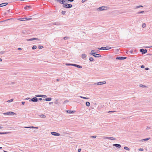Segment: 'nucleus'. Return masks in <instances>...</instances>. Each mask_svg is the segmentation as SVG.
I'll return each mask as SVG.
<instances>
[{"instance_id":"obj_1","label":"nucleus","mask_w":152,"mask_h":152,"mask_svg":"<svg viewBox=\"0 0 152 152\" xmlns=\"http://www.w3.org/2000/svg\"><path fill=\"white\" fill-rule=\"evenodd\" d=\"M109 8V7L106 6L100 7L97 9V10L99 11H102L107 10Z\"/></svg>"},{"instance_id":"obj_2","label":"nucleus","mask_w":152,"mask_h":152,"mask_svg":"<svg viewBox=\"0 0 152 152\" xmlns=\"http://www.w3.org/2000/svg\"><path fill=\"white\" fill-rule=\"evenodd\" d=\"M90 54L93 56L95 57L98 58L101 56V55L99 54L94 53L93 51L91 52V53H90Z\"/></svg>"},{"instance_id":"obj_3","label":"nucleus","mask_w":152,"mask_h":152,"mask_svg":"<svg viewBox=\"0 0 152 152\" xmlns=\"http://www.w3.org/2000/svg\"><path fill=\"white\" fill-rule=\"evenodd\" d=\"M63 6L64 8H69L72 7V4H63Z\"/></svg>"},{"instance_id":"obj_4","label":"nucleus","mask_w":152,"mask_h":152,"mask_svg":"<svg viewBox=\"0 0 152 152\" xmlns=\"http://www.w3.org/2000/svg\"><path fill=\"white\" fill-rule=\"evenodd\" d=\"M34 40H37L38 41H40V40L38 38H33L30 39H26V40L27 41H33Z\"/></svg>"},{"instance_id":"obj_5","label":"nucleus","mask_w":152,"mask_h":152,"mask_svg":"<svg viewBox=\"0 0 152 152\" xmlns=\"http://www.w3.org/2000/svg\"><path fill=\"white\" fill-rule=\"evenodd\" d=\"M140 51L141 52L142 54H145L147 52V50L146 49L144 50L143 49H140Z\"/></svg>"},{"instance_id":"obj_6","label":"nucleus","mask_w":152,"mask_h":152,"mask_svg":"<svg viewBox=\"0 0 152 152\" xmlns=\"http://www.w3.org/2000/svg\"><path fill=\"white\" fill-rule=\"evenodd\" d=\"M106 83V82L105 81L96 83L94 84V85H101L104 84Z\"/></svg>"},{"instance_id":"obj_7","label":"nucleus","mask_w":152,"mask_h":152,"mask_svg":"<svg viewBox=\"0 0 152 152\" xmlns=\"http://www.w3.org/2000/svg\"><path fill=\"white\" fill-rule=\"evenodd\" d=\"M51 134L55 136H59L60 134L55 132H52Z\"/></svg>"},{"instance_id":"obj_8","label":"nucleus","mask_w":152,"mask_h":152,"mask_svg":"<svg viewBox=\"0 0 152 152\" xmlns=\"http://www.w3.org/2000/svg\"><path fill=\"white\" fill-rule=\"evenodd\" d=\"M31 7L30 6H28L27 5H26L25 6V7H24V9L26 10L30 11L31 10Z\"/></svg>"},{"instance_id":"obj_9","label":"nucleus","mask_w":152,"mask_h":152,"mask_svg":"<svg viewBox=\"0 0 152 152\" xmlns=\"http://www.w3.org/2000/svg\"><path fill=\"white\" fill-rule=\"evenodd\" d=\"M30 101L34 102H37L38 101V99L36 97H34L29 100V101Z\"/></svg>"},{"instance_id":"obj_10","label":"nucleus","mask_w":152,"mask_h":152,"mask_svg":"<svg viewBox=\"0 0 152 152\" xmlns=\"http://www.w3.org/2000/svg\"><path fill=\"white\" fill-rule=\"evenodd\" d=\"M126 57H118L117 56L116 58V59L123 60L126 59Z\"/></svg>"},{"instance_id":"obj_11","label":"nucleus","mask_w":152,"mask_h":152,"mask_svg":"<svg viewBox=\"0 0 152 152\" xmlns=\"http://www.w3.org/2000/svg\"><path fill=\"white\" fill-rule=\"evenodd\" d=\"M104 139H109L112 140H115L116 139L115 137H104Z\"/></svg>"},{"instance_id":"obj_12","label":"nucleus","mask_w":152,"mask_h":152,"mask_svg":"<svg viewBox=\"0 0 152 152\" xmlns=\"http://www.w3.org/2000/svg\"><path fill=\"white\" fill-rule=\"evenodd\" d=\"M15 113L12 112H7L4 113V115H14Z\"/></svg>"},{"instance_id":"obj_13","label":"nucleus","mask_w":152,"mask_h":152,"mask_svg":"<svg viewBox=\"0 0 152 152\" xmlns=\"http://www.w3.org/2000/svg\"><path fill=\"white\" fill-rule=\"evenodd\" d=\"M113 146H115L118 148H121V145L118 144H114L113 145Z\"/></svg>"},{"instance_id":"obj_14","label":"nucleus","mask_w":152,"mask_h":152,"mask_svg":"<svg viewBox=\"0 0 152 152\" xmlns=\"http://www.w3.org/2000/svg\"><path fill=\"white\" fill-rule=\"evenodd\" d=\"M66 112L67 113H68L69 114H72L73 113H74L75 112V111H71V110H66Z\"/></svg>"},{"instance_id":"obj_15","label":"nucleus","mask_w":152,"mask_h":152,"mask_svg":"<svg viewBox=\"0 0 152 152\" xmlns=\"http://www.w3.org/2000/svg\"><path fill=\"white\" fill-rule=\"evenodd\" d=\"M8 3L7 2L2 3L0 4V7H3L7 5Z\"/></svg>"},{"instance_id":"obj_16","label":"nucleus","mask_w":152,"mask_h":152,"mask_svg":"<svg viewBox=\"0 0 152 152\" xmlns=\"http://www.w3.org/2000/svg\"><path fill=\"white\" fill-rule=\"evenodd\" d=\"M120 104L119 103L117 104L116 103H115L113 104V107H115L116 106L117 107H118V105Z\"/></svg>"},{"instance_id":"obj_17","label":"nucleus","mask_w":152,"mask_h":152,"mask_svg":"<svg viewBox=\"0 0 152 152\" xmlns=\"http://www.w3.org/2000/svg\"><path fill=\"white\" fill-rule=\"evenodd\" d=\"M28 19L27 18H20L18 19V20L22 21H25V20H27Z\"/></svg>"},{"instance_id":"obj_18","label":"nucleus","mask_w":152,"mask_h":152,"mask_svg":"<svg viewBox=\"0 0 152 152\" xmlns=\"http://www.w3.org/2000/svg\"><path fill=\"white\" fill-rule=\"evenodd\" d=\"M24 128H35V129H38V127H34L33 126H25L24 127Z\"/></svg>"},{"instance_id":"obj_19","label":"nucleus","mask_w":152,"mask_h":152,"mask_svg":"<svg viewBox=\"0 0 152 152\" xmlns=\"http://www.w3.org/2000/svg\"><path fill=\"white\" fill-rule=\"evenodd\" d=\"M52 99L51 98H46L45 99H43V100H45L46 101H50Z\"/></svg>"},{"instance_id":"obj_20","label":"nucleus","mask_w":152,"mask_h":152,"mask_svg":"<svg viewBox=\"0 0 152 152\" xmlns=\"http://www.w3.org/2000/svg\"><path fill=\"white\" fill-rule=\"evenodd\" d=\"M57 1L59 2L60 4H63V1H64V0H56Z\"/></svg>"},{"instance_id":"obj_21","label":"nucleus","mask_w":152,"mask_h":152,"mask_svg":"<svg viewBox=\"0 0 152 152\" xmlns=\"http://www.w3.org/2000/svg\"><path fill=\"white\" fill-rule=\"evenodd\" d=\"M104 105H101V104H100V105H99L97 108L99 110H100L103 107Z\"/></svg>"},{"instance_id":"obj_22","label":"nucleus","mask_w":152,"mask_h":152,"mask_svg":"<svg viewBox=\"0 0 152 152\" xmlns=\"http://www.w3.org/2000/svg\"><path fill=\"white\" fill-rule=\"evenodd\" d=\"M92 51H93L94 53H99V51L97 50H92L91 52Z\"/></svg>"},{"instance_id":"obj_23","label":"nucleus","mask_w":152,"mask_h":152,"mask_svg":"<svg viewBox=\"0 0 152 152\" xmlns=\"http://www.w3.org/2000/svg\"><path fill=\"white\" fill-rule=\"evenodd\" d=\"M86 57V55L85 54H82V58H84Z\"/></svg>"},{"instance_id":"obj_24","label":"nucleus","mask_w":152,"mask_h":152,"mask_svg":"<svg viewBox=\"0 0 152 152\" xmlns=\"http://www.w3.org/2000/svg\"><path fill=\"white\" fill-rule=\"evenodd\" d=\"M106 47H102L101 48H98V49L99 50H105Z\"/></svg>"},{"instance_id":"obj_25","label":"nucleus","mask_w":152,"mask_h":152,"mask_svg":"<svg viewBox=\"0 0 152 152\" xmlns=\"http://www.w3.org/2000/svg\"><path fill=\"white\" fill-rule=\"evenodd\" d=\"M150 138H147L144 139H142V140H141V141H146L150 139Z\"/></svg>"},{"instance_id":"obj_26","label":"nucleus","mask_w":152,"mask_h":152,"mask_svg":"<svg viewBox=\"0 0 152 152\" xmlns=\"http://www.w3.org/2000/svg\"><path fill=\"white\" fill-rule=\"evenodd\" d=\"M86 106L89 107L90 106V103L89 102H87L86 103Z\"/></svg>"},{"instance_id":"obj_27","label":"nucleus","mask_w":152,"mask_h":152,"mask_svg":"<svg viewBox=\"0 0 152 152\" xmlns=\"http://www.w3.org/2000/svg\"><path fill=\"white\" fill-rule=\"evenodd\" d=\"M139 86L140 87H143V88H146V86H145V85H142V84H140L139 85Z\"/></svg>"},{"instance_id":"obj_28","label":"nucleus","mask_w":152,"mask_h":152,"mask_svg":"<svg viewBox=\"0 0 152 152\" xmlns=\"http://www.w3.org/2000/svg\"><path fill=\"white\" fill-rule=\"evenodd\" d=\"M40 116L41 118H45L46 117L45 115H40Z\"/></svg>"},{"instance_id":"obj_29","label":"nucleus","mask_w":152,"mask_h":152,"mask_svg":"<svg viewBox=\"0 0 152 152\" xmlns=\"http://www.w3.org/2000/svg\"><path fill=\"white\" fill-rule=\"evenodd\" d=\"M13 100V99H10L9 100H7V102H12Z\"/></svg>"},{"instance_id":"obj_30","label":"nucleus","mask_w":152,"mask_h":152,"mask_svg":"<svg viewBox=\"0 0 152 152\" xmlns=\"http://www.w3.org/2000/svg\"><path fill=\"white\" fill-rule=\"evenodd\" d=\"M38 48L39 49H41L43 48V47L42 46V45H39L38 46Z\"/></svg>"},{"instance_id":"obj_31","label":"nucleus","mask_w":152,"mask_h":152,"mask_svg":"<svg viewBox=\"0 0 152 152\" xmlns=\"http://www.w3.org/2000/svg\"><path fill=\"white\" fill-rule=\"evenodd\" d=\"M80 98L83 99H88V98H86V97H85L82 96H80Z\"/></svg>"},{"instance_id":"obj_32","label":"nucleus","mask_w":152,"mask_h":152,"mask_svg":"<svg viewBox=\"0 0 152 152\" xmlns=\"http://www.w3.org/2000/svg\"><path fill=\"white\" fill-rule=\"evenodd\" d=\"M89 60L90 61H93L94 60V59H93V58L92 57H90L89 58Z\"/></svg>"},{"instance_id":"obj_33","label":"nucleus","mask_w":152,"mask_h":152,"mask_svg":"<svg viewBox=\"0 0 152 152\" xmlns=\"http://www.w3.org/2000/svg\"><path fill=\"white\" fill-rule=\"evenodd\" d=\"M32 48L33 50L37 48V46L36 45H34L33 46Z\"/></svg>"},{"instance_id":"obj_34","label":"nucleus","mask_w":152,"mask_h":152,"mask_svg":"<svg viewBox=\"0 0 152 152\" xmlns=\"http://www.w3.org/2000/svg\"><path fill=\"white\" fill-rule=\"evenodd\" d=\"M9 132H0V134H7L9 133Z\"/></svg>"},{"instance_id":"obj_35","label":"nucleus","mask_w":152,"mask_h":152,"mask_svg":"<svg viewBox=\"0 0 152 152\" xmlns=\"http://www.w3.org/2000/svg\"><path fill=\"white\" fill-rule=\"evenodd\" d=\"M42 95H36L35 96L36 97H41Z\"/></svg>"},{"instance_id":"obj_36","label":"nucleus","mask_w":152,"mask_h":152,"mask_svg":"<svg viewBox=\"0 0 152 152\" xmlns=\"http://www.w3.org/2000/svg\"><path fill=\"white\" fill-rule=\"evenodd\" d=\"M53 24L55 25H58V26L60 25V23H53Z\"/></svg>"},{"instance_id":"obj_37","label":"nucleus","mask_w":152,"mask_h":152,"mask_svg":"<svg viewBox=\"0 0 152 152\" xmlns=\"http://www.w3.org/2000/svg\"><path fill=\"white\" fill-rule=\"evenodd\" d=\"M124 148L125 149L127 150H129V149L127 147H124Z\"/></svg>"},{"instance_id":"obj_38","label":"nucleus","mask_w":152,"mask_h":152,"mask_svg":"<svg viewBox=\"0 0 152 152\" xmlns=\"http://www.w3.org/2000/svg\"><path fill=\"white\" fill-rule=\"evenodd\" d=\"M146 27V24L145 23H143L142 25V28H145Z\"/></svg>"},{"instance_id":"obj_39","label":"nucleus","mask_w":152,"mask_h":152,"mask_svg":"<svg viewBox=\"0 0 152 152\" xmlns=\"http://www.w3.org/2000/svg\"><path fill=\"white\" fill-rule=\"evenodd\" d=\"M76 67L79 68H82L81 66L78 65H77Z\"/></svg>"},{"instance_id":"obj_40","label":"nucleus","mask_w":152,"mask_h":152,"mask_svg":"<svg viewBox=\"0 0 152 152\" xmlns=\"http://www.w3.org/2000/svg\"><path fill=\"white\" fill-rule=\"evenodd\" d=\"M143 7V6L142 5H139V6H137L136 7V9H137L141 7Z\"/></svg>"},{"instance_id":"obj_41","label":"nucleus","mask_w":152,"mask_h":152,"mask_svg":"<svg viewBox=\"0 0 152 152\" xmlns=\"http://www.w3.org/2000/svg\"><path fill=\"white\" fill-rule=\"evenodd\" d=\"M58 99L56 100V101L54 102L55 104H57L58 103Z\"/></svg>"},{"instance_id":"obj_42","label":"nucleus","mask_w":152,"mask_h":152,"mask_svg":"<svg viewBox=\"0 0 152 152\" xmlns=\"http://www.w3.org/2000/svg\"><path fill=\"white\" fill-rule=\"evenodd\" d=\"M66 12V11H62V12H61V13L62 14L64 15L65 14Z\"/></svg>"},{"instance_id":"obj_43","label":"nucleus","mask_w":152,"mask_h":152,"mask_svg":"<svg viewBox=\"0 0 152 152\" xmlns=\"http://www.w3.org/2000/svg\"><path fill=\"white\" fill-rule=\"evenodd\" d=\"M107 48H106V50H109V49H110L111 48V47H109L108 46H107V47H106Z\"/></svg>"},{"instance_id":"obj_44","label":"nucleus","mask_w":152,"mask_h":152,"mask_svg":"<svg viewBox=\"0 0 152 152\" xmlns=\"http://www.w3.org/2000/svg\"><path fill=\"white\" fill-rule=\"evenodd\" d=\"M138 150L139 151H144V149L142 148H139L138 149Z\"/></svg>"},{"instance_id":"obj_45","label":"nucleus","mask_w":152,"mask_h":152,"mask_svg":"<svg viewBox=\"0 0 152 152\" xmlns=\"http://www.w3.org/2000/svg\"><path fill=\"white\" fill-rule=\"evenodd\" d=\"M47 96L45 95H42V97L43 98H45Z\"/></svg>"},{"instance_id":"obj_46","label":"nucleus","mask_w":152,"mask_h":152,"mask_svg":"<svg viewBox=\"0 0 152 152\" xmlns=\"http://www.w3.org/2000/svg\"><path fill=\"white\" fill-rule=\"evenodd\" d=\"M66 65L67 66H72V64L66 63Z\"/></svg>"},{"instance_id":"obj_47","label":"nucleus","mask_w":152,"mask_h":152,"mask_svg":"<svg viewBox=\"0 0 152 152\" xmlns=\"http://www.w3.org/2000/svg\"><path fill=\"white\" fill-rule=\"evenodd\" d=\"M69 102V101L68 100H65L63 102L64 104H65L66 102Z\"/></svg>"},{"instance_id":"obj_48","label":"nucleus","mask_w":152,"mask_h":152,"mask_svg":"<svg viewBox=\"0 0 152 152\" xmlns=\"http://www.w3.org/2000/svg\"><path fill=\"white\" fill-rule=\"evenodd\" d=\"M144 12V11H141L140 12H138L137 13V14H140V13H143Z\"/></svg>"},{"instance_id":"obj_49","label":"nucleus","mask_w":152,"mask_h":152,"mask_svg":"<svg viewBox=\"0 0 152 152\" xmlns=\"http://www.w3.org/2000/svg\"><path fill=\"white\" fill-rule=\"evenodd\" d=\"M15 82H11L10 84L11 85H12L15 84Z\"/></svg>"},{"instance_id":"obj_50","label":"nucleus","mask_w":152,"mask_h":152,"mask_svg":"<svg viewBox=\"0 0 152 152\" xmlns=\"http://www.w3.org/2000/svg\"><path fill=\"white\" fill-rule=\"evenodd\" d=\"M77 66V64H72V66H73L76 67Z\"/></svg>"},{"instance_id":"obj_51","label":"nucleus","mask_w":152,"mask_h":152,"mask_svg":"<svg viewBox=\"0 0 152 152\" xmlns=\"http://www.w3.org/2000/svg\"><path fill=\"white\" fill-rule=\"evenodd\" d=\"M151 129V127H147L146 128V130H148L149 129Z\"/></svg>"},{"instance_id":"obj_52","label":"nucleus","mask_w":152,"mask_h":152,"mask_svg":"<svg viewBox=\"0 0 152 152\" xmlns=\"http://www.w3.org/2000/svg\"><path fill=\"white\" fill-rule=\"evenodd\" d=\"M91 137H92V138H96V136H91Z\"/></svg>"},{"instance_id":"obj_53","label":"nucleus","mask_w":152,"mask_h":152,"mask_svg":"<svg viewBox=\"0 0 152 152\" xmlns=\"http://www.w3.org/2000/svg\"><path fill=\"white\" fill-rule=\"evenodd\" d=\"M64 40H66L68 39V37H65L64 38Z\"/></svg>"},{"instance_id":"obj_54","label":"nucleus","mask_w":152,"mask_h":152,"mask_svg":"<svg viewBox=\"0 0 152 152\" xmlns=\"http://www.w3.org/2000/svg\"><path fill=\"white\" fill-rule=\"evenodd\" d=\"M81 150V148H79L78 150V152H80Z\"/></svg>"},{"instance_id":"obj_55","label":"nucleus","mask_w":152,"mask_h":152,"mask_svg":"<svg viewBox=\"0 0 152 152\" xmlns=\"http://www.w3.org/2000/svg\"><path fill=\"white\" fill-rule=\"evenodd\" d=\"M116 112V111H109V112H108V113H113V112Z\"/></svg>"},{"instance_id":"obj_56","label":"nucleus","mask_w":152,"mask_h":152,"mask_svg":"<svg viewBox=\"0 0 152 152\" xmlns=\"http://www.w3.org/2000/svg\"><path fill=\"white\" fill-rule=\"evenodd\" d=\"M4 53H5L4 51H1V54H4Z\"/></svg>"},{"instance_id":"obj_57","label":"nucleus","mask_w":152,"mask_h":152,"mask_svg":"<svg viewBox=\"0 0 152 152\" xmlns=\"http://www.w3.org/2000/svg\"><path fill=\"white\" fill-rule=\"evenodd\" d=\"M141 67L142 68H143L145 67V66H144L143 65H142L141 66Z\"/></svg>"},{"instance_id":"obj_58","label":"nucleus","mask_w":152,"mask_h":152,"mask_svg":"<svg viewBox=\"0 0 152 152\" xmlns=\"http://www.w3.org/2000/svg\"><path fill=\"white\" fill-rule=\"evenodd\" d=\"M26 132H27L28 133V132H29L30 131V130L29 129V130H26Z\"/></svg>"},{"instance_id":"obj_59","label":"nucleus","mask_w":152,"mask_h":152,"mask_svg":"<svg viewBox=\"0 0 152 152\" xmlns=\"http://www.w3.org/2000/svg\"><path fill=\"white\" fill-rule=\"evenodd\" d=\"M74 0H67L68 1L72 2Z\"/></svg>"},{"instance_id":"obj_60","label":"nucleus","mask_w":152,"mask_h":152,"mask_svg":"<svg viewBox=\"0 0 152 152\" xmlns=\"http://www.w3.org/2000/svg\"><path fill=\"white\" fill-rule=\"evenodd\" d=\"M145 69L146 70H149V69L148 67H146V68H145Z\"/></svg>"},{"instance_id":"obj_61","label":"nucleus","mask_w":152,"mask_h":152,"mask_svg":"<svg viewBox=\"0 0 152 152\" xmlns=\"http://www.w3.org/2000/svg\"><path fill=\"white\" fill-rule=\"evenodd\" d=\"M21 103L22 104L24 105L25 103V102H22Z\"/></svg>"},{"instance_id":"obj_62","label":"nucleus","mask_w":152,"mask_h":152,"mask_svg":"<svg viewBox=\"0 0 152 152\" xmlns=\"http://www.w3.org/2000/svg\"><path fill=\"white\" fill-rule=\"evenodd\" d=\"M18 50H22V49L21 48H18Z\"/></svg>"},{"instance_id":"obj_63","label":"nucleus","mask_w":152,"mask_h":152,"mask_svg":"<svg viewBox=\"0 0 152 152\" xmlns=\"http://www.w3.org/2000/svg\"><path fill=\"white\" fill-rule=\"evenodd\" d=\"M53 103V102H50L49 103V104H52Z\"/></svg>"},{"instance_id":"obj_64","label":"nucleus","mask_w":152,"mask_h":152,"mask_svg":"<svg viewBox=\"0 0 152 152\" xmlns=\"http://www.w3.org/2000/svg\"><path fill=\"white\" fill-rule=\"evenodd\" d=\"M39 99L40 101H41V100H42V98H39Z\"/></svg>"}]
</instances>
